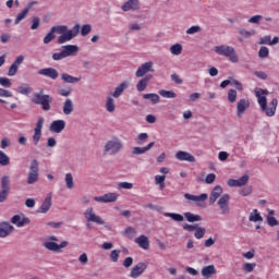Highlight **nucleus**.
<instances>
[{
	"instance_id": "obj_36",
	"label": "nucleus",
	"mask_w": 279,
	"mask_h": 279,
	"mask_svg": "<svg viewBox=\"0 0 279 279\" xmlns=\"http://www.w3.org/2000/svg\"><path fill=\"white\" fill-rule=\"evenodd\" d=\"M167 180V175H160V174H157L155 175V184L157 186H159V190L160 191H165V187L167 186V184L165 183V181Z\"/></svg>"
},
{
	"instance_id": "obj_28",
	"label": "nucleus",
	"mask_w": 279,
	"mask_h": 279,
	"mask_svg": "<svg viewBox=\"0 0 279 279\" xmlns=\"http://www.w3.org/2000/svg\"><path fill=\"white\" fill-rule=\"evenodd\" d=\"M135 243L140 245L142 250H149V238H147V235H140L135 239Z\"/></svg>"
},
{
	"instance_id": "obj_23",
	"label": "nucleus",
	"mask_w": 279,
	"mask_h": 279,
	"mask_svg": "<svg viewBox=\"0 0 279 279\" xmlns=\"http://www.w3.org/2000/svg\"><path fill=\"white\" fill-rule=\"evenodd\" d=\"M11 223L16 226L17 228H23V226L29 225V218L21 217V215H14L11 218Z\"/></svg>"
},
{
	"instance_id": "obj_20",
	"label": "nucleus",
	"mask_w": 279,
	"mask_h": 279,
	"mask_svg": "<svg viewBox=\"0 0 279 279\" xmlns=\"http://www.w3.org/2000/svg\"><path fill=\"white\" fill-rule=\"evenodd\" d=\"M121 10L122 12L141 10V2L138 0H129L123 3Z\"/></svg>"
},
{
	"instance_id": "obj_26",
	"label": "nucleus",
	"mask_w": 279,
	"mask_h": 279,
	"mask_svg": "<svg viewBox=\"0 0 279 279\" xmlns=\"http://www.w3.org/2000/svg\"><path fill=\"white\" fill-rule=\"evenodd\" d=\"M175 158L177 160H182V161H186V162H195V157L193 155H191V153L184 151V150H180L175 154Z\"/></svg>"
},
{
	"instance_id": "obj_58",
	"label": "nucleus",
	"mask_w": 279,
	"mask_h": 279,
	"mask_svg": "<svg viewBox=\"0 0 279 279\" xmlns=\"http://www.w3.org/2000/svg\"><path fill=\"white\" fill-rule=\"evenodd\" d=\"M250 182V175L244 174L242 178L238 179V186H245Z\"/></svg>"
},
{
	"instance_id": "obj_51",
	"label": "nucleus",
	"mask_w": 279,
	"mask_h": 279,
	"mask_svg": "<svg viewBox=\"0 0 279 279\" xmlns=\"http://www.w3.org/2000/svg\"><path fill=\"white\" fill-rule=\"evenodd\" d=\"M234 101H236V90L229 89V92H228V102L229 104H234Z\"/></svg>"
},
{
	"instance_id": "obj_11",
	"label": "nucleus",
	"mask_w": 279,
	"mask_h": 279,
	"mask_svg": "<svg viewBox=\"0 0 279 279\" xmlns=\"http://www.w3.org/2000/svg\"><path fill=\"white\" fill-rule=\"evenodd\" d=\"M217 204L222 215H230V194H223Z\"/></svg>"
},
{
	"instance_id": "obj_40",
	"label": "nucleus",
	"mask_w": 279,
	"mask_h": 279,
	"mask_svg": "<svg viewBox=\"0 0 279 279\" xmlns=\"http://www.w3.org/2000/svg\"><path fill=\"white\" fill-rule=\"evenodd\" d=\"M159 95L161 97H165L166 99H175V97H178L175 92H173V90H165V89L159 90Z\"/></svg>"
},
{
	"instance_id": "obj_10",
	"label": "nucleus",
	"mask_w": 279,
	"mask_h": 279,
	"mask_svg": "<svg viewBox=\"0 0 279 279\" xmlns=\"http://www.w3.org/2000/svg\"><path fill=\"white\" fill-rule=\"evenodd\" d=\"M23 62H25V57L23 54L17 56L13 63L10 65L7 75L9 77H14V75L19 73V69H21V64H23Z\"/></svg>"
},
{
	"instance_id": "obj_39",
	"label": "nucleus",
	"mask_w": 279,
	"mask_h": 279,
	"mask_svg": "<svg viewBox=\"0 0 279 279\" xmlns=\"http://www.w3.org/2000/svg\"><path fill=\"white\" fill-rule=\"evenodd\" d=\"M65 185L70 191L75 187V181H73V174L71 172L65 174Z\"/></svg>"
},
{
	"instance_id": "obj_25",
	"label": "nucleus",
	"mask_w": 279,
	"mask_h": 279,
	"mask_svg": "<svg viewBox=\"0 0 279 279\" xmlns=\"http://www.w3.org/2000/svg\"><path fill=\"white\" fill-rule=\"evenodd\" d=\"M61 80L65 84H77V83L82 82V75L73 76L69 73H63V74H61Z\"/></svg>"
},
{
	"instance_id": "obj_21",
	"label": "nucleus",
	"mask_w": 279,
	"mask_h": 279,
	"mask_svg": "<svg viewBox=\"0 0 279 279\" xmlns=\"http://www.w3.org/2000/svg\"><path fill=\"white\" fill-rule=\"evenodd\" d=\"M222 193H223V187H221L220 185H216L210 192L209 204L213 206L215 202H217L219 197H221Z\"/></svg>"
},
{
	"instance_id": "obj_49",
	"label": "nucleus",
	"mask_w": 279,
	"mask_h": 279,
	"mask_svg": "<svg viewBox=\"0 0 279 279\" xmlns=\"http://www.w3.org/2000/svg\"><path fill=\"white\" fill-rule=\"evenodd\" d=\"M93 32V26L90 24H85L81 28V36H88Z\"/></svg>"
},
{
	"instance_id": "obj_22",
	"label": "nucleus",
	"mask_w": 279,
	"mask_h": 279,
	"mask_svg": "<svg viewBox=\"0 0 279 279\" xmlns=\"http://www.w3.org/2000/svg\"><path fill=\"white\" fill-rule=\"evenodd\" d=\"M201 275L203 276L204 279H210L213 276L217 275V268L215 265H208L202 268Z\"/></svg>"
},
{
	"instance_id": "obj_16",
	"label": "nucleus",
	"mask_w": 279,
	"mask_h": 279,
	"mask_svg": "<svg viewBox=\"0 0 279 279\" xmlns=\"http://www.w3.org/2000/svg\"><path fill=\"white\" fill-rule=\"evenodd\" d=\"M154 62L148 61L143 63L137 71L135 72L136 77H144V75H147L149 72H154Z\"/></svg>"
},
{
	"instance_id": "obj_14",
	"label": "nucleus",
	"mask_w": 279,
	"mask_h": 279,
	"mask_svg": "<svg viewBox=\"0 0 279 279\" xmlns=\"http://www.w3.org/2000/svg\"><path fill=\"white\" fill-rule=\"evenodd\" d=\"M146 270L147 263L140 262L131 269L130 277L133 279L141 278V275L145 274Z\"/></svg>"
},
{
	"instance_id": "obj_33",
	"label": "nucleus",
	"mask_w": 279,
	"mask_h": 279,
	"mask_svg": "<svg viewBox=\"0 0 279 279\" xmlns=\"http://www.w3.org/2000/svg\"><path fill=\"white\" fill-rule=\"evenodd\" d=\"M105 108L107 110V112H114V110H117V104L114 102V98H112V96H108L105 102Z\"/></svg>"
},
{
	"instance_id": "obj_55",
	"label": "nucleus",
	"mask_w": 279,
	"mask_h": 279,
	"mask_svg": "<svg viewBox=\"0 0 279 279\" xmlns=\"http://www.w3.org/2000/svg\"><path fill=\"white\" fill-rule=\"evenodd\" d=\"M199 32H202V26L195 25V26H191V27L186 31V34H187V35H193V34H199Z\"/></svg>"
},
{
	"instance_id": "obj_60",
	"label": "nucleus",
	"mask_w": 279,
	"mask_h": 279,
	"mask_svg": "<svg viewBox=\"0 0 279 279\" xmlns=\"http://www.w3.org/2000/svg\"><path fill=\"white\" fill-rule=\"evenodd\" d=\"M124 234H126V236H129L130 239H134V234H136V229H134L132 227H128L124 230Z\"/></svg>"
},
{
	"instance_id": "obj_2",
	"label": "nucleus",
	"mask_w": 279,
	"mask_h": 279,
	"mask_svg": "<svg viewBox=\"0 0 279 279\" xmlns=\"http://www.w3.org/2000/svg\"><path fill=\"white\" fill-rule=\"evenodd\" d=\"M58 241H60L58 235H48L43 243V247H45V250H48V252H54L56 254H60V252H62L64 247H69V241H62L60 242V244H58Z\"/></svg>"
},
{
	"instance_id": "obj_9",
	"label": "nucleus",
	"mask_w": 279,
	"mask_h": 279,
	"mask_svg": "<svg viewBox=\"0 0 279 279\" xmlns=\"http://www.w3.org/2000/svg\"><path fill=\"white\" fill-rule=\"evenodd\" d=\"M8 195H10V177L4 175L1 178L0 203L5 202Z\"/></svg>"
},
{
	"instance_id": "obj_47",
	"label": "nucleus",
	"mask_w": 279,
	"mask_h": 279,
	"mask_svg": "<svg viewBox=\"0 0 279 279\" xmlns=\"http://www.w3.org/2000/svg\"><path fill=\"white\" fill-rule=\"evenodd\" d=\"M17 93H20V95H29V93H32V87L28 85H22L17 87Z\"/></svg>"
},
{
	"instance_id": "obj_43",
	"label": "nucleus",
	"mask_w": 279,
	"mask_h": 279,
	"mask_svg": "<svg viewBox=\"0 0 279 279\" xmlns=\"http://www.w3.org/2000/svg\"><path fill=\"white\" fill-rule=\"evenodd\" d=\"M165 217H170L173 221H184V216L175 213H165Z\"/></svg>"
},
{
	"instance_id": "obj_57",
	"label": "nucleus",
	"mask_w": 279,
	"mask_h": 279,
	"mask_svg": "<svg viewBox=\"0 0 279 279\" xmlns=\"http://www.w3.org/2000/svg\"><path fill=\"white\" fill-rule=\"evenodd\" d=\"M121 254L120 250H113L110 253V258L113 263H118L119 262V255Z\"/></svg>"
},
{
	"instance_id": "obj_38",
	"label": "nucleus",
	"mask_w": 279,
	"mask_h": 279,
	"mask_svg": "<svg viewBox=\"0 0 279 279\" xmlns=\"http://www.w3.org/2000/svg\"><path fill=\"white\" fill-rule=\"evenodd\" d=\"M248 220L253 221L254 223L258 222V221H263V216H260V214L258 213V209H254L250 216H248Z\"/></svg>"
},
{
	"instance_id": "obj_17",
	"label": "nucleus",
	"mask_w": 279,
	"mask_h": 279,
	"mask_svg": "<svg viewBox=\"0 0 279 279\" xmlns=\"http://www.w3.org/2000/svg\"><path fill=\"white\" fill-rule=\"evenodd\" d=\"M14 232V226L10 225V222L3 221L0 222V239H5L10 236Z\"/></svg>"
},
{
	"instance_id": "obj_52",
	"label": "nucleus",
	"mask_w": 279,
	"mask_h": 279,
	"mask_svg": "<svg viewBox=\"0 0 279 279\" xmlns=\"http://www.w3.org/2000/svg\"><path fill=\"white\" fill-rule=\"evenodd\" d=\"M266 221L268 226H270V228H275V226H279L278 219H276V217L274 216H267Z\"/></svg>"
},
{
	"instance_id": "obj_8",
	"label": "nucleus",
	"mask_w": 279,
	"mask_h": 279,
	"mask_svg": "<svg viewBox=\"0 0 279 279\" xmlns=\"http://www.w3.org/2000/svg\"><path fill=\"white\" fill-rule=\"evenodd\" d=\"M38 171V160L33 159L29 165V171L26 180L27 184H36V182H38L40 179Z\"/></svg>"
},
{
	"instance_id": "obj_54",
	"label": "nucleus",
	"mask_w": 279,
	"mask_h": 279,
	"mask_svg": "<svg viewBox=\"0 0 279 279\" xmlns=\"http://www.w3.org/2000/svg\"><path fill=\"white\" fill-rule=\"evenodd\" d=\"M258 56L262 59L268 58L269 57V48L263 46L259 51H258Z\"/></svg>"
},
{
	"instance_id": "obj_42",
	"label": "nucleus",
	"mask_w": 279,
	"mask_h": 279,
	"mask_svg": "<svg viewBox=\"0 0 279 279\" xmlns=\"http://www.w3.org/2000/svg\"><path fill=\"white\" fill-rule=\"evenodd\" d=\"M143 99H150L151 104H158L160 96L158 94H144Z\"/></svg>"
},
{
	"instance_id": "obj_6",
	"label": "nucleus",
	"mask_w": 279,
	"mask_h": 279,
	"mask_svg": "<svg viewBox=\"0 0 279 279\" xmlns=\"http://www.w3.org/2000/svg\"><path fill=\"white\" fill-rule=\"evenodd\" d=\"M60 34L58 38V44L59 45H64V43H69L70 40H73L77 34H80V24H75L72 29L69 31V27L65 26V29L62 33H57Z\"/></svg>"
},
{
	"instance_id": "obj_3",
	"label": "nucleus",
	"mask_w": 279,
	"mask_h": 279,
	"mask_svg": "<svg viewBox=\"0 0 279 279\" xmlns=\"http://www.w3.org/2000/svg\"><path fill=\"white\" fill-rule=\"evenodd\" d=\"M123 149V142L121 138L113 136L104 146V156H117Z\"/></svg>"
},
{
	"instance_id": "obj_5",
	"label": "nucleus",
	"mask_w": 279,
	"mask_h": 279,
	"mask_svg": "<svg viewBox=\"0 0 279 279\" xmlns=\"http://www.w3.org/2000/svg\"><path fill=\"white\" fill-rule=\"evenodd\" d=\"M214 51L218 56H225V58H229L230 62H233V64H236V62H239V54H236V50H234L232 46H216L214 48Z\"/></svg>"
},
{
	"instance_id": "obj_1",
	"label": "nucleus",
	"mask_w": 279,
	"mask_h": 279,
	"mask_svg": "<svg viewBox=\"0 0 279 279\" xmlns=\"http://www.w3.org/2000/svg\"><path fill=\"white\" fill-rule=\"evenodd\" d=\"M255 95L257 97L258 105L262 108V112H265L266 117H274L276 114V109L278 108V99L274 98L267 107V97L269 95L267 89H256Z\"/></svg>"
},
{
	"instance_id": "obj_45",
	"label": "nucleus",
	"mask_w": 279,
	"mask_h": 279,
	"mask_svg": "<svg viewBox=\"0 0 279 279\" xmlns=\"http://www.w3.org/2000/svg\"><path fill=\"white\" fill-rule=\"evenodd\" d=\"M170 52L172 56H180L182 53V46L180 44H174L170 47Z\"/></svg>"
},
{
	"instance_id": "obj_62",
	"label": "nucleus",
	"mask_w": 279,
	"mask_h": 279,
	"mask_svg": "<svg viewBox=\"0 0 279 279\" xmlns=\"http://www.w3.org/2000/svg\"><path fill=\"white\" fill-rule=\"evenodd\" d=\"M38 27H40V17L34 16L31 29H38Z\"/></svg>"
},
{
	"instance_id": "obj_15",
	"label": "nucleus",
	"mask_w": 279,
	"mask_h": 279,
	"mask_svg": "<svg viewBox=\"0 0 279 279\" xmlns=\"http://www.w3.org/2000/svg\"><path fill=\"white\" fill-rule=\"evenodd\" d=\"M118 199H119L118 193H107V194H104L102 196L94 197V201L100 204H110L112 202H117Z\"/></svg>"
},
{
	"instance_id": "obj_32",
	"label": "nucleus",
	"mask_w": 279,
	"mask_h": 279,
	"mask_svg": "<svg viewBox=\"0 0 279 279\" xmlns=\"http://www.w3.org/2000/svg\"><path fill=\"white\" fill-rule=\"evenodd\" d=\"M185 199H189V202H206L208 199V194L204 193L201 194L199 196H195L193 194H184Z\"/></svg>"
},
{
	"instance_id": "obj_64",
	"label": "nucleus",
	"mask_w": 279,
	"mask_h": 279,
	"mask_svg": "<svg viewBox=\"0 0 279 279\" xmlns=\"http://www.w3.org/2000/svg\"><path fill=\"white\" fill-rule=\"evenodd\" d=\"M215 180H217V174L209 173V174H207L205 182H206V184H213L215 182Z\"/></svg>"
},
{
	"instance_id": "obj_37",
	"label": "nucleus",
	"mask_w": 279,
	"mask_h": 279,
	"mask_svg": "<svg viewBox=\"0 0 279 279\" xmlns=\"http://www.w3.org/2000/svg\"><path fill=\"white\" fill-rule=\"evenodd\" d=\"M184 217L190 223H195V221H202V216L194 215L191 211L184 213Z\"/></svg>"
},
{
	"instance_id": "obj_61",
	"label": "nucleus",
	"mask_w": 279,
	"mask_h": 279,
	"mask_svg": "<svg viewBox=\"0 0 279 279\" xmlns=\"http://www.w3.org/2000/svg\"><path fill=\"white\" fill-rule=\"evenodd\" d=\"M64 58H66V54H64V50L61 49L60 52L53 53L52 54V60H64Z\"/></svg>"
},
{
	"instance_id": "obj_4",
	"label": "nucleus",
	"mask_w": 279,
	"mask_h": 279,
	"mask_svg": "<svg viewBox=\"0 0 279 279\" xmlns=\"http://www.w3.org/2000/svg\"><path fill=\"white\" fill-rule=\"evenodd\" d=\"M45 90H39L38 93H35L32 97V102L35 104L36 106H41V110H45L48 112V110H51V101L53 99L49 95L44 94Z\"/></svg>"
},
{
	"instance_id": "obj_41",
	"label": "nucleus",
	"mask_w": 279,
	"mask_h": 279,
	"mask_svg": "<svg viewBox=\"0 0 279 279\" xmlns=\"http://www.w3.org/2000/svg\"><path fill=\"white\" fill-rule=\"evenodd\" d=\"M10 165V157L0 150V167H8Z\"/></svg>"
},
{
	"instance_id": "obj_35",
	"label": "nucleus",
	"mask_w": 279,
	"mask_h": 279,
	"mask_svg": "<svg viewBox=\"0 0 279 279\" xmlns=\"http://www.w3.org/2000/svg\"><path fill=\"white\" fill-rule=\"evenodd\" d=\"M239 34H240V40H245L246 38H252V36H256V31L254 29L247 31L245 28H240Z\"/></svg>"
},
{
	"instance_id": "obj_63",
	"label": "nucleus",
	"mask_w": 279,
	"mask_h": 279,
	"mask_svg": "<svg viewBox=\"0 0 279 279\" xmlns=\"http://www.w3.org/2000/svg\"><path fill=\"white\" fill-rule=\"evenodd\" d=\"M78 262L81 265H88V255L83 253L78 256Z\"/></svg>"
},
{
	"instance_id": "obj_24",
	"label": "nucleus",
	"mask_w": 279,
	"mask_h": 279,
	"mask_svg": "<svg viewBox=\"0 0 279 279\" xmlns=\"http://www.w3.org/2000/svg\"><path fill=\"white\" fill-rule=\"evenodd\" d=\"M63 53L65 58H71V56H77V51H80V47L76 45H66L62 46Z\"/></svg>"
},
{
	"instance_id": "obj_48",
	"label": "nucleus",
	"mask_w": 279,
	"mask_h": 279,
	"mask_svg": "<svg viewBox=\"0 0 279 279\" xmlns=\"http://www.w3.org/2000/svg\"><path fill=\"white\" fill-rule=\"evenodd\" d=\"M204 234H206V228L198 226L194 233L195 239H204Z\"/></svg>"
},
{
	"instance_id": "obj_18",
	"label": "nucleus",
	"mask_w": 279,
	"mask_h": 279,
	"mask_svg": "<svg viewBox=\"0 0 279 279\" xmlns=\"http://www.w3.org/2000/svg\"><path fill=\"white\" fill-rule=\"evenodd\" d=\"M66 128L64 120H54L50 123L49 130L54 134H60Z\"/></svg>"
},
{
	"instance_id": "obj_27",
	"label": "nucleus",
	"mask_w": 279,
	"mask_h": 279,
	"mask_svg": "<svg viewBox=\"0 0 279 279\" xmlns=\"http://www.w3.org/2000/svg\"><path fill=\"white\" fill-rule=\"evenodd\" d=\"M247 108H250V100L246 99H240L238 101V117H243V114L245 113V111L247 110Z\"/></svg>"
},
{
	"instance_id": "obj_53",
	"label": "nucleus",
	"mask_w": 279,
	"mask_h": 279,
	"mask_svg": "<svg viewBox=\"0 0 279 279\" xmlns=\"http://www.w3.org/2000/svg\"><path fill=\"white\" fill-rule=\"evenodd\" d=\"M132 154L133 156H141L143 154H147V150L145 149V147H133Z\"/></svg>"
},
{
	"instance_id": "obj_56",
	"label": "nucleus",
	"mask_w": 279,
	"mask_h": 279,
	"mask_svg": "<svg viewBox=\"0 0 279 279\" xmlns=\"http://www.w3.org/2000/svg\"><path fill=\"white\" fill-rule=\"evenodd\" d=\"M118 189H124L126 191H130L131 189H134V184L130 182H120L118 183Z\"/></svg>"
},
{
	"instance_id": "obj_50",
	"label": "nucleus",
	"mask_w": 279,
	"mask_h": 279,
	"mask_svg": "<svg viewBox=\"0 0 279 279\" xmlns=\"http://www.w3.org/2000/svg\"><path fill=\"white\" fill-rule=\"evenodd\" d=\"M243 269L246 274H252L254 269H256V264L255 263H245L243 265Z\"/></svg>"
},
{
	"instance_id": "obj_29",
	"label": "nucleus",
	"mask_w": 279,
	"mask_h": 279,
	"mask_svg": "<svg viewBox=\"0 0 279 279\" xmlns=\"http://www.w3.org/2000/svg\"><path fill=\"white\" fill-rule=\"evenodd\" d=\"M151 77H153V75L148 74L144 78H142L137 82L136 88H137L138 93H143V90H145V88H147V85L149 84V80H151Z\"/></svg>"
},
{
	"instance_id": "obj_30",
	"label": "nucleus",
	"mask_w": 279,
	"mask_h": 279,
	"mask_svg": "<svg viewBox=\"0 0 279 279\" xmlns=\"http://www.w3.org/2000/svg\"><path fill=\"white\" fill-rule=\"evenodd\" d=\"M130 86L129 82L121 83L118 87H116L114 92L112 93L113 99H119L120 95H123V92Z\"/></svg>"
},
{
	"instance_id": "obj_59",
	"label": "nucleus",
	"mask_w": 279,
	"mask_h": 279,
	"mask_svg": "<svg viewBox=\"0 0 279 279\" xmlns=\"http://www.w3.org/2000/svg\"><path fill=\"white\" fill-rule=\"evenodd\" d=\"M0 85H2L4 88H10L12 86V81L8 77H0Z\"/></svg>"
},
{
	"instance_id": "obj_7",
	"label": "nucleus",
	"mask_w": 279,
	"mask_h": 279,
	"mask_svg": "<svg viewBox=\"0 0 279 279\" xmlns=\"http://www.w3.org/2000/svg\"><path fill=\"white\" fill-rule=\"evenodd\" d=\"M84 217L87 221V225H86L87 228H90V223H97V226H105L106 225V220H104V218H101L100 216L95 214V209H93V207H88L84 211Z\"/></svg>"
},
{
	"instance_id": "obj_19",
	"label": "nucleus",
	"mask_w": 279,
	"mask_h": 279,
	"mask_svg": "<svg viewBox=\"0 0 279 279\" xmlns=\"http://www.w3.org/2000/svg\"><path fill=\"white\" fill-rule=\"evenodd\" d=\"M37 73L44 77H50V80H58V77H60V73H58V70L53 68H45L39 70Z\"/></svg>"
},
{
	"instance_id": "obj_31",
	"label": "nucleus",
	"mask_w": 279,
	"mask_h": 279,
	"mask_svg": "<svg viewBox=\"0 0 279 279\" xmlns=\"http://www.w3.org/2000/svg\"><path fill=\"white\" fill-rule=\"evenodd\" d=\"M51 208V194H49L45 201L43 202L41 206L39 207V209L37 210V213H49V209Z\"/></svg>"
},
{
	"instance_id": "obj_12",
	"label": "nucleus",
	"mask_w": 279,
	"mask_h": 279,
	"mask_svg": "<svg viewBox=\"0 0 279 279\" xmlns=\"http://www.w3.org/2000/svg\"><path fill=\"white\" fill-rule=\"evenodd\" d=\"M43 125H45V118H39L34 128V135H33L34 145H38V143H40V138H43Z\"/></svg>"
},
{
	"instance_id": "obj_46",
	"label": "nucleus",
	"mask_w": 279,
	"mask_h": 279,
	"mask_svg": "<svg viewBox=\"0 0 279 279\" xmlns=\"http://www.w3.org/2000/svg\"><path fill=\"white\" fill-rule=\"evenodd\" d=\"M147 138H149V134L147 133H141L136 138L137 145H145L147 143Z\"/></svg>"
},
{
	"instance_id": "obj_34",
	"label": "nucleus",
	"mask_w": 279,
	"mask_h": 279,
	"mask_svg": "<svg viewBox=\"0 0 279 279\" xmlns=\"http://www.w3.org/2000/svg\"><path fill=\"white\" fill-rule=\"evenodd\" d=\"M75 110V107L73 106V100L71 98H68L63 102V114L69 116Z\"/></svg>"
},
{
	"instance_id": "obj_13",
	"label": "nucleus",
	"mask_w": 279,
	"mask_h": 279,
	"mask_svg": "<svg viewBox=\"0 0 279 279\" xmlns=\"http://www.w3.org/2000/svg\"><path fill=\"white\" fill-rule=\"evenodd\" d=\"M66 29V25L53 26L50 32L44 37V44L49 45L51 40L56 38L54 34H63Z\"/></svg>"
},
{
	"instance_id": "obj_44",
	"label": "nucleus",
	"mask_w": 279,
	"mask_h": 279,
	"mask_svg": "<svg viewBox=\"0 0 279 279\" xmlns=\"http://www.w3.org/2000/svg\"><path fill=\"white\" fill-rule=\"evenodd\" d=\"M27 14H29V9H24L22 12H20L15 17V25H19L21 21L27 16Z\"/></svg>"
}]
</instances>
